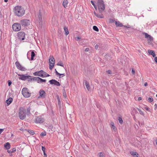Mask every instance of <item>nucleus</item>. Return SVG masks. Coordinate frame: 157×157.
<instances>
[{
    "mask_svg": "<svg viewBox=\"0 0 157 157\" xmlns=\"http://www.w3.org/2000/svg\"><path fill=\"white\" fill-rule=\"evenodd\" d=\"M115 24L117 26L122 27L123 26V25H122V24L119 21H116Z\"/></svg>",
    "mask_w": 157,
    "mask_h": 157,
    "instance_id": "obj_20",
    "label": "nucleus"
},
{
    "mask_svg": "<svg viewBox=\"0 0 157 157\" xmlns=\"http://www.w3.org/2000/svg\"><path fill=\"white\" fill-rule=\"evenodd\" d=\"M118 120H119V123L121 124H122L123 122V121L122 120V117L121 116V117H119L118 118Z\"/></svg>",
    "mask_w": 157,
    "mask_h": 157,
    "instance_id": "obj_29",
    "label": "nucleus"
},
{
    "mask_svg": "<svg viewBox=\"0 0 157 157\" xmlns=\"http://www.w3.org/2000/svg\"><path fill=\"white\" fill-rule=\"evenodd\" d=\"M111 128L113 129L114 130H115L116 129V127L114 125V124L113 122H112L111 123Z\"/></svg>",
    "mask_w": 157,
    "mask_h": 157,
    "instance_id": "obj_25",
    "label": "nucleus"
},
{
    "mask_svg": "<svg viewBox=\"0 0 157 157\" xmlns=\"http://www.w3.org/2000/svg\"><path fill=\"white\" fill-rule=\"evenodd\" d=\"M43 11L40 10L39 12V14L38 15V17L39 18V23L41 24H42V15L43 14Z\"/></svg>",
    "mask_w": 157,
    "mask_h": 157,
    "instance_id": "obj_13",
    "label": "nucleus"
},
{
    "mask_svg": "<svg viewBox=\"0 0 157 157\" xmlns=\"http://www.w3.org/2000/svg\"><path fill=\"white\" fill-rule=\"evenodd\" d=\"M148 52L149 54L152 55L153 57H155V55L154 51L149 50L148 51Z\"/></svg>",
    "mask_w": 157,
    "mask_h": 157,
    "instance_id": "obj_17",
    "label": "nucleus"
},
{
    "mask_svg": "<svg viewBox=\"0 0 157 157\" xmlns=\"http://www.w3.org/2000/svg\"><path fill=\"white\" fill-rule=\"evenodd\" d=\"M145 37H146V38H148V36H150V35H148V34L147 33H145Z\"/></svg>",
    "mask_w": 157,
    "mask_h": 157,
    "instance_id": "obj_46",
    "label": "nucleus"
},
{
    "mask_svg": "<svg viewBox=\"0 0 157 157\" xmlns=\"http://www.w3.org/2000/svg\"><path fill=\"white\" fill-rule=\"evenodd\" d=\"M43 71L41 70L39 71H36L33 74L35 76H38L42 77H43Z\"/></svg>",
    "mask_w": 157,
    "mask_h": 157,
    "instance_id": "obj_14",
    "label": "nucleus"
},
{
    "mask_svg": "<svg viewBox=\"0 0 157 157\" xmlns=\"http://www.w3.org/2000/svg\"><path fill=\"white\" fill-rule=\"evenodd\" d=\"M43 77H48V76H50V75L49 74H48L46 72H44L43 71Z\"/></svg>",
    "mask_w": 157,
    "mask_h": 157,
    "instance_id": "obj_26",
    "label": "nucleus"
},
{
    "mask_svg": "<svg viewBox=\"0 0 157 157\" xmlns=\"http://www.w3.org/2000/svg\"><path fill=\"white\" fill-rule=\"evenodd\" d=\"M41 135L43 136H45L46 135V132H42L41 134Z\"/></svg>",
    "mask_w": 157,
    "mask_h": 157,
    "instance_id": "obj_42",
    "label": "nucleus"
},
{
    "mask_svg": "<svg viewBox=\"0 0 157 157\" xmlns=\"http://www.w3.org/2000/svg\"><path fill=\"white\" fill-rule=\"evenodd\" d=\"M49 69L51 70L53 68L55 64V59L53 56H52L51 58L49 59Z\"/></svg>",
    "mask_w": 157,
    "mask_h": 157,
    "instance_id": "obj_7",
    "label": "nucleus"
},
{
    "mask_svg": "<svg viewBox=\"0 0 157 157\" xmlns=\"http://www.w3.org/2000/svg\"><path fill=\"white\" fill-rule=\"evenodd\" d=\"M39 94L40 97L42 98H44L45 96V93L44 91L43 90H41L39 91Z\"/></svg>",
    "mask_w": 157,
    "mask_h": 157,
    "instance_id": "obj_15",
    "label": "nucleus"
},
{
    "mask_svg": "<svg viewBox=\"0 0 157 157\" xmlns=\"http://www.w3.org/2000/svg\"><path fill=\"white\" fill-rule=\"evenodd\" d=\"M35 122L36 123H41L44 122V119L40 116H39L36 117Z\"/></svg>",
    "mask_w": 157,
    "mask_h": 157,
    "instance_id": "obj_11",
    "label": "nucleus"
},
{
    "mask_svg": "<svg viewBox=\"0 0 157 157\" xmlns=\"http://www.w3.org/2000/svg\"><path fill=\"white\" fill-rule=\"evenodd\" d=\"M49 82L51 84H54L57 86H60V84L59 82L55 79H52L49 80Z\"/></svg>",
    "mask_w": 157,
    "mask_h": 157,
    "instance_id": "obj_12",
    "label": "nucleus"
},
{
    "mask_svg": "<svg viewBox=\"0 0 157 157\" xmlns=\"http://www.w3.org/2000/svg\"><path fill=\"white\" fill-rule=\"evenodd\" d=\"M114 21V20L113 19H109V22L110 23H112Z\"/></svg>",
    "mask_w": 157,
    "mask_h": 157,
    "instance_id": "obj_43",
    "label": "nucleus"
},
{
    "mask_svg": "<svg viewBox=\"0 0 157 157\" xmlns=\"http://www.w3.org/2000/svg\"><path fill=\"white\" fill-rule=\"evenodd\" d=\"M154 60L156 63H157V57H155Z\"/></svg>",
    "mask_w": 157,
    "mask_h": 157,
    "instance_id": "obj_52",
    "label": "nucleus"
},
{
    "mask_svg": "<svg viewBox=\"0 0 157 157\" xmlns=\"http://www.w3.org/2000/svg\"><path fill=\"white\" fill-rule=\"evenodd\" d=\"M98 6L99 12L100 13H102L105 8V6L104 1L102 0H98Z\"/></svg>",
    "mask_w": 157,
    "mask_h": 157,
    "instance_id": "obj_3",
    "label": "nucleus"
},
{
    "mask_svg": "<svg viewBox=\"0 0 157 157\" xmlns=\"http://www.w3.org/2000/svg\"><path fill=\"white\" fill-rule=\"evenodd\" d=\"M75 39L76 40H80L81 39V37L79 36H77L75 38Z\"/></svg>",
    "mask_w": 157,
    "mask_h": 157,
    "instance_id": "obj_49",
    "label": "nucleus"
},
{
    "mask_svg": "<svg viewBox=\"0 0 157 157\" xmlns=\"http://www.w3.org/2000/svg\"><path fill=\"white\" fill-rule=\"evenodd\" d=\"M18 75L20 77H19V78L22 80H25L27 79L29 77H31L30 76H26L25 75Z\"/></svg>",
    "mask_w": 157,
    "mask_h": 157,
    "instance_id": "obj_10",
    "label": "nucleus"
},
{
    "mask_svg": "<svg viewBox=\"0 0 157 157\" xmlns=\"http://www.w3.org/2000/svg\"><path fill=\"white\" fill-rule=\"evenodd\" d=\"M89 48H86L85 50V51L86 52H88L89 51Z\"/></svg>",
    "mask_w": 157,
    "mask_h": 157,
    "instance_id": "obj_57",
    "label": "nucleus"
},
{
    "mask_svg": "<svg viewBox=\"0 0 157 157\" xmlns=\"http://www.w3.org/2000/svg\"><path fill=\"white\" fill-rule=\"evenodd\" d=\"M35 56V54L34 52V51H33L31 52V60H33L34 59V57Z\"/></svg>",
    "mask_w": 157,
    "mask_h": 157,
    "instance_id": "obj_23",
    "label": "nucleus"
},
{
    "mask_svg": "<svg viewBox=\"0 0 157 157\" xmlns=\"http://www.w3.org/2000/svg\"><path fill=\"white\" fill-rule=\"evenodd\" d=\"M27 79L28 80V81H30L33 80V78H30V77H29V78H28Z\"/></svg>",
    "mask_w": 157,
    "mask_h": 157,
    "instance_id": "obj_48",
    "label": "nucleus"
},
{
    "mask_svg": "<svg viewBox=\"0 0 157 157\" xmlns=\"http://www.w3.org/2000/svg\"><path fill=\"white\" fill-rule=\"evenodd\" d=\"M13 11L15 15L18 17H21L25 14V11L24 8L21 6H17L14 7Z\"/></svg>",
    "mask_w": 157,
    "mask_h": 157,
    "instance_id": "obj_2",
    "label": "nucleus"
},
{
    "mask_svg": "<svg viewBox=\"0 0 157 157\" xmlns=\"http://www.w3.org/2000/svg\"><path fill=\"white\" fill-rule=\"evenodd\" d=\"M46 82V80H45L39 77L38 83H39L40 82Z\"/></svg>",
    "mask_w": 157,
    "mask_h": 157,
    "instance_id": "obj_30",
    "label": "nucleus"
},
{
    "mask_svg": "<svg viewBox=\"0 0 157 157\" xmlns=\"http://www.w3.org/2000/svg\"><path fill=\"white\" fill-rule=\"evenodd\" d=\"M18 37L19 39L21 40H24L25 38V33L24 32L21 31L18 33Z\"/></svg>",
    "mask_w": 157,
    "mask_h": 157,
    "instance_id": "obj_8",
    "label": "nucleus"
},
{
    "mask_svg": "<svg viewBox=\"0 0 157 157\" xmlns=\"http://www.w3.org/2000/svg\"><path fill=\"white\" fill-rule=\"evenodd\" d=\"M16 151V149L15 148H13L11 150V152L12 153H13V152H15V151Z\"/></svg>",
    "mask_w": 157,
    "mask_h": 157,
    "instance_id": "obj_47",
    "label": "nucleus"
},
{
    "mask_svg": "<svg viewBox=\"0 0 157 157\" xmlns=\"http://www.w3.org/2000/svg\"><path fill=\"white\" fill-rule=\"evenodd\" d=\"M22 93L25 97H29L30 96V94L28 91L27 88H24L22 90Z\"/></svg>",
    "mask_w": 157,
    "mask_h": 157,
    "instance_id": "obj_4",
    "label": "nucleus"
},
{
    "mask_svg": "<svg viewBox=\"0 0 157 157\" xmlns=\"http://www.w3.org/2000/svg\"><path fill=\"white\" fill-rule=\"evenodd\" d=\"M147 85H148V84H147V82H145V83H144V86H147Z\"/></svg>",
    "mask_w": 157,
    "mask_h": 157,
    "instance_id": "obj_60",
    "label": "nucleus"
},
{
    "mask_svg": "<svg viewBox=\"0 0 157 157\" xmlns=\"http://www.w3.org/2000/svg\"><path fill=\"white\" fill-rule=\"evenodd\" d=\"M63 97H65V98L66 97L67 95H66V92H65V90L64 89H63Z\"/></svg>",
    "mask_w": 157,
    "mask_h": 157,
    "instance_id": "obj_37",
    "label": "nucleus"
},
{
    "mask_svg": "<svg viewBox=\"0 0 157 157\" xmlns=\"http://www.w3.org/2000/svg\"><path fill=\"white\" fill-rule=\"evenodd\" d=\"M91 3H92V4L93 5V6H94L95 9L96 10L97 9V7L96 6V5H95V4H94L93 1H91Z\"/></svg>",
    "mask_w": 157,
    "mask_h": 157,
    "instance_id": "obj_38",
    "label": "nucleus"
},
{
    "mask_svg": "<svg viewBox=\"0 0 157 157\" xmlns=\"http://www.w3.org/2000/svg\"><path fill=\"white\" fill-rule=\"evenodd\" d=\"M28 132L29 133H30L31 134H32V135H34L35 134L34 132L33 131V130H28Z\"/></svg>",
    "mask_w": 157,
    "mask_h": 157,
    "instance_id": "obj_33",
    "label": "nucleus"
},
{
    "mask_svg": "<svg viewBox=\"0 0 157 157\" xmlns=\"http://www.w3.org/2000/svg\"><path fill=\"white\" fill-rule=\"evenodd\" d=\"M39 78V77H38L33 78V80H37L38 81V82Z\"/></svg>",
    "mask_w": 157,
    "mask_h": 157,
    "instance_id": "obj_34",
    "label": "nucleus"
},
{
    "mask_svg": "<svg viewBox=\"0 0 157 157\" xmlns=\"http://www.w3.org/2000/svg\"><path fill=\"white\" fill-rule=\"evenodd\" d=\"M98 155L99 157H105V154L101 152L99 153Z\"/></svg>",
    "mask_w": 157,
    "mask_h": 157,
    "instance_id": "obj_27",
    "label": "nucleus"
},
{
    "mask_svg": "<svg viewBox=\"0 0 157 157\" xmlns=\"http://www.w3.org/2000/svg\"><path fill=\"white\" fill-rule=\"evenodd\" d=\"M139 112L140 113L143 115H144V113L143 112L141 111V110L138 108H137Z\"/></svg>",
    "mask_w": 157,
    "mask_h": 157,
    "instance_id": "obj_39",
    "label": "nucleus"
},
{
    "mask_svg": "<svg viewBox=\"0 0 157 157\" xmlns=\"http://www.w3.org/2000/svg\"><path fill=\"white\" fill-rule=\"evenodd\" d=\"M21 24L15 23L12 25V28L13 30L15 31H19L21 29Z\"/></svg>",
    "mask_w": 157,
    "mask_h": 157,
    "instance_id": "obj_6",
    "label": "nucleus"
},
{
    "mask_svg": "<svg viewBox=\"0 0 157 157\" xmlns=\"http://www.w3.org/2000/svg\"><path fill=\"white\" fill-rule=\"evenodd\" d=\"M57 98L58 100V105H59V106H60H60H61L60 100L59 98V96L58 95H57Z\"/></svg>",
    "mask_w": 157,
    "mask_h": 157,
    "instance_id": "obj_28",
    "label": "nucleus"
},
{
    "mask_svg": "<svg viewBox=\"0 0 157 157\" xmlns=\"http://www.w3.org/2000/svg\"><path fill=\"white\" fill-rule=\"evenodd\" d=\"M107 73L109 74H112V72L110 70H108L106 71Z\"/></svg>",
    "mask_w": 157,
    "mask_h": 157,
    "instance_id": "obj_44",
    "label": "nucleus"
},
{
    "mask_svg": "<svg viewBox=\"0 0 157 157\" xmlns=\"http://www.w3.org/2000/svg\"><path fill=\"white\" fill-rule=\"evenodd\" d=\"M20 130L21 131H24L23 129L22 128H21L20 129Z\"/></svg>",
    "mask_w": 157,
    "mask_h": 157,
    "instance_id": "obj_64",
    "label": "nucleus"
},
{
    "mask_svg": "<svg viewBox=\"0 0 157 157\" xmlns=\"http://www.w3.org/2000/svg\"><path fill=\"white\" fill-rule=\"evenodd\" d=\"M64 31L65 32V34L67 35L69 33V32L68 29L66 26H64L63 27Z\"/></svg>",
    "mask_w": 157,
    "mask_h": 157,
    "instance_id": "obj_21",
    "label": "nucleus"
},
{
    "mask_svg": "<svg viewBox=\"0 0 157 157\" xmlns=\"http://www.w3.org/2000/svg\"><path fill=\"white\" fill-rule=\"evenodd\" d=\"M9 153H12L11 152V150H8V151H7Z\"/></svg>",
    "mask_w": 157,
    "mask_h": 157,
    "instance_id": "obj_59",
    "label": "nucleus"
},
{
    "mask_svg": "<svg viewBox=\"0 0 157 157\" xmlns=\"http://www.w3.org/2000/svg\"><path fill=\"white\" fill-rule=\"evenodd\" d=\"M98 45L97 44L95 46V48L96 49H97L98 48Z\"/></svg>",
    "mask_w": 157,
    "mask_h": 157,
    "instance_id": "obj_54",
    "label": "nucleus"
},
{
    "mask_svg": "<svg viewBox=\"0 0 157 157\" xmlns=\"http://www.w3.org/2000/svg\"><path fill=\"white\" fill-rule=\"evenodd\" d=\"M8 0H4V2H8Z\"/></svg>",
    "mask_w": 157,
    "mask_h": 157,
    "instance_id": "obj_63",
    "label": "nucleus"
},
{
    "mask_svg": "<svg viewBox=\"0 0 157 157\" xmlns=\"http://www.w3.org/2000/svg\"><path fill=\"white\" fill-rule=\"evenodd\" d=\"M130 154L134 156H135L136 155H138V154L135 151L131 152H130Z\"/></svg>",
    "mask_w": 157,
    "mask_h": 157,
    "instance_id": "obj_31",
    "label": "nucleus"
},
{
    "mask_svg": "<svg viewBox=\"0 0 157 157\" xmlns=\"http://www.w3.org/2000/svg\"><path fill=\"white\" fill-rule=\"evenodd\" d=\"M57 65L59 66H60L62 67H63V64L60 61L59 62L57 63Z\"/></svg>",
    "mask_w": 157,
    "mask_h": 157,
    "instance_id": "obj_35",
    "label": "nucleus"
},
{
    "mask_svg": "<svg viewBox=\"0 0 157 157\" xmlns=\"http://www.w3.org/2000/svg\"><path fill=\"white\" fill-rule=\"evenodd\" d=\"M59 75V78H61L62 77H64L65 76V74H60Z\"/></svg>",
    "mask_w": 157,
    "mask_h": 157,
    "instance_id": "obj_36",
    "label": "nucleus"
},
{
    "mask_svg": "<svg viewBox=\"0 0 157 157\" xmlns=\"http://www.w3.org/2000/svg\"><path fill=\"white\" fill-rule=\"evenodd\" d=\"M94 14L98 18H103L104 17L103 15L102 14H98L95 12H94Z\"/></svg>",
    "mask_w": 157,
    "mask_h": 157,
    "instance_id": "obj_18",
    "label": "nucleus"
},
{
    "mask_svg": "<svg viewBox=\"0 0 157 157\" xmlns=\"http://www.w3.org/2000/svg\"><path fill=\"white\" fill-rule=\"evenodd\" d=\"M10 144L8 142L4 144V147L7 149H8L10 148Z\"/></svg>",
    "mask_w": 157,
    "mask_h": 157,
    "instance_id": "obj_19",
    "label": "nucleus"
},
{
    "mask_svg": "<svg viewBox=\"0 0 157 157\" xmlns=\"http://www.w3.org/2000/svg\"><path fill=\"white\" fill-rule=\"evenodd\" d=\"M4 129H0V134L3 131Z\"/></svg>",
    "mask_w": 157,
    "mask_h": 157,
    "instance_id": "obj_53",
    "label": "nucleus"
},
{
    "mask_svg": "<svg viewBox=\"0 0 157 157\" xmlns=\"http://www.w3.org/2000/svg\"><path fill=\"white\" fill-rule=\"evenodd\" d=\"M42 150L43 152H45L46 148L42 146Z\"/></svg>",
    "mask_w": 157,
    "mask_h": 157,
    "instance_id": "obj_45",
    "label": "nucleus"
},
{
    "mask_svg": "<svg viewBox=\"0 0 157 157\" xmlns=\"http://www.w3.org/2000/svg\"><path fill=\"white\" fill-rule=\"evenodd\" d=\"M85 85L88 90H89L90 89V85L87 81L86 80L85 81Z\"/></svg>",
    "mask_w": 157,
    "mask_h": 157,
    "instance_id": "obj_22",
    "label": "nucleus"
},
{
    "mask_svg": "<svg viewBox=\"0 0 157 157\" xmlns=\"http://www.w3.org/2000/svg\"><path fill=\"white\" fill-rule=\"evenodd\" d=\"M30 21L27 19L21 20L20 21L21 25L24 27L27 26L30 24Z\"/></svg>",
    "mask_w": 157,
    "mask_h": 157,
    "instance_id": "obj_5",
    "label": "nucleus"
},
{
    "mask_svg": "<svg viewBox=\"0 0 157 157\" xmlns=\"http://www.w3.org/2000/svg\"><path fill=\"white\" fill-rule=\"evenodd\" d=\"M56 75H59V73H58L56 70Z\"/></svg>",
    "mask_w": 157,
    "mask_h": 157,
    "instance_id": "obj_56",
    "label": "nucleus"
},
{
    "mask_svg": "<svg viewBox=\"0 0 157 157\" xmlns=\"http://www.w3.org/2000/svg\"><path fill=\"white\" fill-rule=\"evenodd\" d=\"M8 85L9 86H10L12 83L11 82L10 80H9L8 81Z\"/></svg>",
    "mask_w": 157,
    "mask_h": 157,
    "instance_id": "obj_50",
    "label": "nucleus"
},
{
    "mask_svg": "<svg viewBox=\"0 0 157 157\" xmlns=\"http://www.w3.org/2000/svg\"><path fill=\"white\" fill-rule=\"evenodd\" d=\"M147 38L148 39V40L150 41H151L153 40V38L150 35V37L148 36Z\"/></svg>",
    "mask_w": 157,
    "mask_h": 157,
    "instance_id": "obj_41",
    "label": "nucleus"
},
{
    "mask_svg": "<svg viewBox=\"0 0 157 157\" xmlns=\"http://www.w3.org/2000/svg\"><path fill=\"white\" fill-rule=\"evenodd\" d=\"M123 26L125 27H126V28H130V27H129V26H125V25H123Z\"/></svg>",
    "mask_w": 157,
    "mask_h": 157,
    "instance_id": "obj_61",
    "label": "nucleus"
},
{
    "mask_svg": "<svg viewBox=\"0 0 157 157\" xmlns=\"http://www.w3.org/2000/svg\"><path fill=\"white\" fill-rule=\"evenodd\" d=\"M155 143L156 145H157V138L155 140Z\"/></svg>",
    "mask_w": 157,
    "mask_h": 157,
    "instance_id": "obj_62",
    "label": "nucleus"
},
{
    "mask_svg": "<svg viewBox=\"0 0 157 157\" xmlns=\"http://www.w3.org/2000/svg\"><path fill=\"white\" fill-rule=\"evenodd\" d=\"M13 101V99L11 98H9L7 100H6V103L7 105H9Z\"/></svg>",
    "mask_w": 157,
    "mask_h": 157,
    "instance_id": "obj_16",
    "label": "nucleus"
},
{
    "mask_svg": "<svg viewBox=\"0 0 157 157\" xmlns=\"http://www.w3.org/2000/svg\"><path fill=\"white\" fill-rule=\"evenodd\" d=\"M93 29L94 30H95L97 32H98L99 31V29H98V28L96 26H93Z\"/></svg>",
    "mask_w": 157,
    "mask_h": 157,
    "instance_id": "obj_32",
    "label": "nucleus"
},
{
    "mask_svg": "<svg viewBox=\"0 0 157 157\" xmlns=\"http://www.w3.org/2000/svg\"><path fill=\"white\" fill-rule=\"evenodd\" d=\"M67 3L68 2L67 0H64L63 2V4L64 7L65 8L67 6Z\"/></svg>",
    "mask_w": 157,
    "mask_h": 157,
    "instance_id": "obj_24",
    "label": "nucleus"
},
{
    "mask_svg": "<svg viewBox=\"0 0 157 157\" xmlns=\"http://www.w3.org/2000/svg\"><path fill=\"white\" fill-rule=\"evenodd\" d=\"M142 100V98L141 97H140L138 98V100L140 101V100Z\"/></svg>",
    "mask_w": 157,
    "mask_h": 157,
    "instance_id": "obj_55",
    "label": "nucleus"
},
{
    "mask_svg": "<svg viewBox=\"0 0 157 157\" xmlns=\"http://www.w3.org/2000/svg\"><path fill=\"white\" fill-rule=\"evenodd\" d=\"M15 65L20 70L22 71H25L26 69L24 67H22L18 62L17 61L15 62Z\"/></svg>",
    "mask_w": 157,
    "mask_h": 157,
    "instance_id": "obj_9",
    "label": "nucleus"
},
{
    "mask_svg": "<svg viewBox=\"0 0 157 157\" xmlns=\"http://www.w3.org/2000/svg\"><path fill=\"white\" fill-rule=\"evenodd\" d=\"M44 155L45 156H46V157H47V155L45 153V152H43Z\"/></svg>",
    "mask_w": 157,
    "mask_h": 157,
    "instance_id": "obj_58",
    "label": "nucleus"
},
{
    "mask_svg": "<svg viewBox=\"0 0 157 157\" xmlns=\"http://www.w3.org/2000/svg\"><path fill=\"white\" fill-rule=\"evenodd\" d=\"M148 100L149 102H151L153 101V99L152 97L149 98H148Z\"/></svg>",
    "mask_w": 157,
    "mask_h": 157,
    "instance_id": "obj_40",
    "label": "nucleus"
},
{
    "mask_svg": "<svg viewBox=\"0 0 157 157\" xmlns=\"http://www.w3.org/2000/svg\"><path fill=\"white\" fill-rule=\"evenodd\" d=\"M132 73L133 74V75H134L135 74V70H134L133 69V68H132Z\"/></svg>",
    "mask_w": 157,
    "mask_h": 157,
    "instance_id": "obj_51",
    "label": "nucleus"
},
{
    "mask_svg": "<svg viewBox=\"0 0 157 157\" xmlns=\"http://www.w3.org/2000/svg\"><path fill=\"white\" fill-rule=\"evenodd\" d=\"M19 117L21 120H23L26 117V115H29L30 113V109L29 108L26 109L24 107H21L18 110Z\"/></svg>",
    "mask_w": 157,
    "mask_h": 157,
    "instance_id": "obj_1",
    "label": "nucleus"
}]
</instances>
